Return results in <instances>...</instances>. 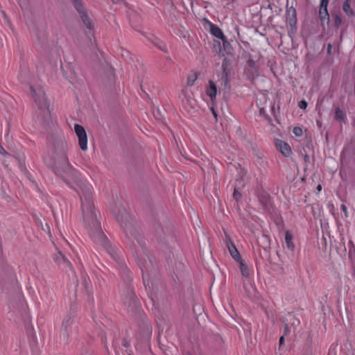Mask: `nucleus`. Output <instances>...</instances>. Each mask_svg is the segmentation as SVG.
Wrapping results in <instances>:
<instances>
[{
    "instance_id": "obj_10",
    "label": "nucleus",
    "mask_w": 355,
    "mask_h": 355,
    "mask_svg": "<svg viewBox=\"0 0 355 355\" xmlns=\"http://www.w3.org/2000/svg\"><path fill=\"white\" fill-rule=\"evenodd\" d=\"M115 217L122 227H125L126 223H128L130 220V216L124 209H122L121 214L116 215Z\"/></svg>"
},
{
    "instance_id": "obj_13",
    "label": "nucleus",
    "mask_w": 355,
    "mask_h": 355,
    "mask_svg": "<svg viewBox=\"0 0 355 355\" xmlns=\"http://www.w3.org/2000/svg\"><path fill=\"white\" fill-rule=\"evenodd\" d=\"M237 262L239 263V268H240V270H241L242 276L245 278L249 277L250 272V269L248 267V266L245 265L241 259H240V261H237Z\"/></svg>"
},
{
    "instance_id": "obj_29",
    "label": "nucleus",
    "mask_w": 355,
    "mask_h": 355,
    "mask_svg": "<svg viewBox=\"0 0 355 355\" xmlns=\"http://www.w3.org/2000/svg\"><path fill=\"white\" fill-rule=\"evenodd\" d=\"M114 3H117L120 1V0H112Z\"/></svg>"
},
{
    "instance_id": "obj_2",
    "label": "nucleus",
    "mask_w": 355,
    "mask_h": 355,
    "mask_svg": "<svg viewBox=\"0 0 355 355\" xmlns=\"http://www.w3.org/2000/svg\"><path fill=\"white\" fill-rule=\"evenodd\" d=\"M54 170L56 175L69 186H71V183L78 178V172L70 165L68 160L62 162L60 165L56 166Z\"/></svg>"
},
{
    "instance_id": "obj_17",
    "label": "nucleus",
    "mask_w": 355,
    "mask_h": 355,
    "mask_svg": "<svg viewBox=\"0 0 355 355\" xmlns=\"http://www.w3.org/2000/svg\"><path fill=\"white\" fill-rule=\"evenodd\" d=\"M285 241H286L287 248H289L290 250H293L294 249V244L293 243V236L288 232H286Z\"/></svg>"
},
{
    "instance_id": "obj_21",
    "label": "nucleus",
    "mask_w": 355,
    "mask_h": 355,
    "mask_svg": "<svg viewBox=\"0 0 355 355\" xmlns=\"http://www.w3.org/2000/svg\"><path fill=\"white\" fill-rule=\"evenodd\" d=\"M329 0H321L322 7L324 9V11L326 12V7H327Z\"/></svg>"
},
{
    "instance_id": "obj_12",
    "label": "nucleus",
    "mask_w": 355,
    "mask_h": 355,
    "mask_svg": "<svg viewBox=\"0 0 355 355\" xmlns=\"http://www.w3.org/2000/svg\"><path fill=\"white\" fill-rule=\"evenodd\" d=\"M210 31L211 33L216 37L220 39L223 41L225 40V37L224 36L223 31L216 25L211 24Z\"/></svg>"
},
{
    "instance_id": "obj_5",
    "label": "nucleus",
    "mask_w": 355,
    "mask_h": 355,
    "mask_svg": "<svg viewBox=\"0 0 355 355\" xmlns=\"http://www.w3.org/2000/svg\"><path fill=\"white\" fill-rule=\"evenodd\" d=\"M72 1L74 4V6L76 7L77 10L80 13L84 24L89 31H91L93 28V25H92V23L89 17H88L87 14L85 12V10L84 8V6L82 4L81 1L80 0H72Z\"/></svg>"
},
{
    "instance_id": "obj_20",
    "label": "nucleus",
    "mask_w": 355,
    "mask_h": 355,
    "mask_svg": "<svg viewBox=\"0 0 355 355\" xmlns=\"http://www.w3.org/2000/svg\"><path fill=\"white\" fill-rule=\"evenodd\" d=\"M320 15L321 18H325L326 17L329 16L328 11H327V7H326V12H325L324 9L322 7V5H320Z\"/></svg>"
},
{
    "instance_id": "obj_22",
    "label": "nucleus",
    "mask_w": 355,
    "mask_h": 355,
    "mask_svg": "<svg viewBox=\"0 0 355 355\" xmlns=\"http://www.w3.org/2000/svg\"><path fill=\"white\" fill-rule=\"evenodd\" d=\"M299 107H300L301 109H305V108L307 107V103H306V101H301L299 103Z\"/></svg>"
},
{
    "instance_id": "obj_7",
    "label": "nucleus",
    "mask_w": 355,
    "mask_h": 355,
    "mask_svg": "<svg viewBox=\"0 0 355 355\" xmlns=\"http://www.w3.org/2000/svg\"><path fill=\"white\" fill-rule=\"evenodd\" d=\"M277 150L284 157H289L292 154V150L288 144L286 142L275 139L274 141Z\"/></svg>"
},
{
    "instance_id": "obj_28",
    "label": "nucleus",
    "mask_w": 355,
    "mask_h": 355,
    "mask_svg": "<svg viewBox=\"0 0 355 355\" xmlns=\"http://www.w3.org/2000/svg\"><path fill=\"white\" fill-rule=\"evenodd\" d=\"M283 341H284V337H283V336H282V337L279 338V344H280V345H282V343H283Z\"/></svg>"
},
{
    "instance_id": "obj_26",
    "label": "nucleus",
    "mask_w": 355,
    "mask_h": 355,
    "mask_svg": "<svg viewBox=\"0 0 355 355\" xmlns=\"http://www.w3.org/2000/svg\"><path fill=\"white\" fill-rule=\"evenodd\" d=\"M0 153H2V154H5L6 153L5 150L1 146H0Z\"/></svg>"
},
{
    "instance_id": "obj_19",
    "label": "nucleus",
    "mask_w": 355,
    "mask_h": 355,
    "mask_svg": "<svg viewBox=\"0 0 355 355\" xmlns=\"http://www.w3.org/2000/svg\"><path fill=\"white\" fill-rule=\"evenodd\" d=\"M293 132L296 137H301L303 134V130L300 127H295Z\"/></svg>"
},
{
    "instance_id": "obj_24",
    "label": "nucleus",
    "mask_w": 355,
    "mask_h": 355,
    "mask_svg": "<svg viewBox=\"0 0 355 355\" xmlns=\"http://www.w3.org/2000/svg\"><path fill=\"white\" fill-rule=\"evenodd\" d=\"M238 196H239V193H238V188L237 187H236L234 188V196L235 198H238Z\"/></svg>"
},
{
    "instance_id": "obj_15",
    "label": "nucleus",
    "mask_w": 355,
    "mask_h": 355,
    "mask_svg": "<svg viewBox=\"0 0 355 355\" xmlns=\"http://www.w3.org/2000/svg\"><path fill=\"white\" fill-rule=\"evenodd\" d=\"M198 78V73L196 71L191 72L187 80V84L188 86H192Z\"/></svg>"
},
{
    "instance_id": "obj_8",
    "label": "nucleus",
    "mask_w": 355,
    "mask_h": 355,
    "mask_svg": "<svg viewBox=\"0 0 355 355\" xmlns=\"http://www.w3.org/2000/svg\"><path fill=\"white\" fill-rule=\"evenodd\" d=\"M225 244L229 250L231 257L236 261H240L241 257L236 246L232 241L229 235L225 234Z\"/></svg>"
},
{
    "instance_id": "obj_3",
    "label": "nucleus",
    "mask_w": 355,
    "mask_h": 355,
    "mask_svg": "<svg viewBox=\"0 0 355 355\" xmlns=\"http://www.w3.org/2000/svg\"><path fill=\"white\" fill-rule=\"evenodd\" d=\"M39 103L40 105L35 113V121L39 122L42 125L46 126L50 122H52V116L49 110V105L46 98L42 92Z\"/></svg>"
},
{
    "instance_id": "obj_18",
    "label": "nucleus",
    "mask_w": 355,
    "mask_h": 355,
    "mask_svg": "<svg viewBox=\"0 0 355 355\" xmlns=\"http://www.w3.org/2000/svg\"><path fill=\"white\" fill-rule=\"evenodd\" d=\"M56 261L58 263H61V261H62L64 265H66V266H71L70 262L62 254H59V256L56 259Z\"/></svg>"
},
{
    "instance_id": "obj_14",
    "label": "nucleus",
    "mask_w": 355,
    "mask_h": 355,
    "mask_svg": "<svg viewBox=\"0 0 355 355\" xmlns=\"http://www.w3.org/2000/svg\"><path fill=\"white\" fill-rule=\"evenodd\" d=\"M335 119L340 122L346 123L345 114L339 107H337L335 110Z\"/></svg>"
},
{
    "instance_id": "obj_16",
    "label": "nucleus",
    "mask_w": 355,
    "mask_h": 355,
    "mask_svg": "<svg viewBox=\"0 0 355 355\" xmlns=\"http://www.w3.org/2000/svg\"><path fill=\"white\" fill-rule=\"evenodd\" d=\"M350 1H351V0H346L344 2L343 6V10L347 15L353 16L354 11L350 6Z\"/></svg>"
},
{
    "instance_id": "obj_25",
    "label": "nucleus",
    "mask_w": 355,
    "mask_h": 355,
    "mask_svg": "<svg viewBox=\"0 0 355 355\" xmlns=\"http://www.w3.org/2000/svg\"><path fill=\"white\" fill-rule=\"evenodd\" d=\"M211 112H212V114H214V116H215V118L216 119V118H217V114H216V112H215L214 109L213 107H211Z\"/></svg>"
},
{
    "instance_id": "obj_9",
    "label": "nucleus",
    "mask_w": 355,
    "mask_h": 355,
    "mask_svg": "<svg viewBox=\"0 0 355 355\" xmlns=\"http://www.w3.org/2000/svg\"><path fill=\"white\" fill-rule=\"evenodd\" d=\"M206 94L209 97L212 103H214L216 101L217 94V86L212 80H209L208 83V86L206 89Z\"/></svg>"
},
{
    "instance_id": "obj_23",
    "label": "nucleus",
    "mask_w": 355,
    "mask_h": 355,
    "mask_svg": "<svg viewBox=\"0 0 355 355\" xmlns=\"http://www.w3.org/2000/svg\"><path fill=\"white\" fill-rule=\"evenodd\" d=\"M340 208H341L342 211L345 213V216H347V211L346 206L345 205H342Z\"/></svg>"
},
{
    "instance_id": "obj_6",
    "label": "nucleus",
    "mask_w": 355,
    "mask_h": 355,
    "mask_svg": "<svg viewBox=\"0 0 355 355\" xmlns=\"http://www.w3.org/2000/svg\"><path fill=\"white\" fill-rule=\"evenodd\" d=\"M67 144L64 140L58 141L55 144V153L59 158L60 163L68 160L67 157Z\"/></svg>"
},
{
    "instance_id": "obj_30",
    "label": "nucleus",
    "mask_w": 355,
    "mask_h": 355,
    "mask_svg": "<svg viewBox=\"0 0 355 355\" xmlns=\"http://www.w3.org/2000/svg\"><path fill=\"white\" fill-rule=\"evenodd\" d=\"M328 49H331V45L329 44Z\"/></svg>"
},
{
    "instance_id": "obj_11",
    "label": "nucleus",
    "mask_w": 355,
    "mask_h": 355,
    "mask_svg": "<svg viewBox=\"0 0 355 355\" xmlns=\"http://www.w3.org/2000/svg\"><path fill=\"white\" fill-rule=\"evenodd\" d=\"M179 98L182 103L189 102L192 98V94L188 88H183L179 95Z\"/></svg>"
},
{
    "instance_id": "obj_1",
    "label": "nucleus",
    "mask_w": 355,
    "mask_h": 355,
    "mask_svg": "<svg viewBox=\"0 0 355 355\" xmlns=\"http://www.w3.org/2000/svg\"><path fill=\"white\" fill-rule=\"evenodd\" d=\"M82 219L89 229H94L100 240H104L105 236L100 230V223L96 219L92 194L89 189L83 190L80 194Z\"/></svg>"
},
{
    "instance_id": "obj_27",
    "label": "nucleus",
    "mask_w": 355,
    "mask_h": 355,
    "mask_svg": "<svg viewBox=\"0 0 355 355\" xmlns=\"http://www.w3.org/2000/svg\"><path fill=\"white\" fill-rule=\"evenodd\" d=\"M321 189H322V186H321L320 184H318V187H317V190H318V191H321Z\"/></svg>"
},
{
    "instance_id": "obj_4",
    "label": "nucleus",
    "mask_w": 355,
    "mask_h": 355,
    "mask_svg": "<svg viewBox=\"0 0 355 355\" xmlns=\"http://www.w3.org/2000/svg\"><path fill=\"white\" fill-rule=\"evenodd\" d=\"M74 131L76 132V136L78 138V144L80 149L84 151L87 150V136L85 128L79 124H75Z\"/></svg>"
}]
</instances>
